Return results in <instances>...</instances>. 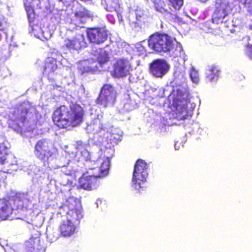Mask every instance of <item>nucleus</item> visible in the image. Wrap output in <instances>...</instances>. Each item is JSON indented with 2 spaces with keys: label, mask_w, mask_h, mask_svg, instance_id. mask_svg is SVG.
I'll return each mask as SVG.
<instances>
[{
  "label": "nucleus",
  "mask_w": 252,
  "mask_h": 252,
  "mask_svg": "<svg viewBox=\"0 0 252 252\" xmlns=\"http://www.w3.org/2000/svg\"><path fill=\"white\" fill-rule=\"evenodd\" d=\"M85 114L84 108L80 104L72 102L68 106L62 105L56 108L52 119L59 128L70 129L82 123Z\"/></svg>",
  "instance_id": "1"
},
{
  "label": "nucleus",
  "mask_w": 252,
  "mask_h": 252,
  "mask_svg": "<svg viewBox=\"0 0 252 252\" xmlns=\"http://www.w3.org/2000/svg\"><path fill=\"white\" fill-rule=\"evenodd\" d=\"M168 34L156 32L151 35L148 39V45L153 52L158 54L169 53L175 57L180 56L183 52L182 45Z\"/></svg>",
  "instance_id": "2"
},
{
  "label": "nucleus",
  "mask_w": 252,
  "mask_h": 252,
  "mask_svg": "<svg viewBox=\"0 0 252 252\" xmlns=\"http://www.w3.org/2000/svg\"><path fill=\"white\" fill-rule=\"evenodd\" d=\"M94 60H84L78 64V70L81 74L94 73L103 67L110 61L108 53L106 51L101 50L95 54Z\"/></svg>",
  "instance_id": "3"
},
{
  "label": "nucleus",
  "mask_w": 252,
  "mask_h": 252,
  "mask_svg": "<svg viewBox=\"0 0 252 252\" xmlns=\"http://www.w3.org/2000/svg\"><path fill=\"white\" fill-rule=\"evenodd\" d=\"M13 208L9 201L5 199H0V219L2 220H7L12 215L14 209L27 210L29 208L30 201L27 198L21 199L15 196L13 199Z\"/></svg>",
  "instance_id": "4"
},
{
  "label": "nucleus",
  "mask_w": 252,
  "mask_h": 252,
  "mask_svg": "<svg viewBox=\"0 0 252 252\" xmlns=\"http://www.w3.org/2000/svg\"><path fill=\"white\" fill-rule=\"evenodd\" d=\"M30 108L20 105L16 107L12 112L13 119L11 120V127L16 131L22 133L28 130V115Z\"/></svg>",
  "instance_id": "5"
},
{
  "label": "nucleus",
  "mask_w": 252,
  "mask_h": 252,
  "mask_svg": "<svg viewBox=\"0 0 252 252\" xmlns=\"http://www.w3.org/2000/svg\"><path fill=\"white\" fill-rule=\"evenodd\" d=\"M184 93L180 89L173 90L169 96L172 106L175 108V118L179 120L186 119L188 117V109L185 104Z\"/></svg>",
  "instance_id": "6"
},
{
  "label": "nucleus",
  "mask_w": 252,
  "mask_h": 252,
  "mask_svg": "<svg viewBox=\"0 0 252 252\" xmlns=\"http://www.w3.org/2000/svg\"><path fill=\"white\" fill-rule=\"evenodd\" d=\"M116 97L117 93L113 86L109 84H105L101 89L96 99V103L106 107L109 105L114 104Z\"/></svg>",
  "instance_id": "7"
},
{
  "label": "nucleus",
  "mask_w": 252,
  "mask_h": 252,
  "mask_svg": "<svg viewBox=\"0 0 252 252\" xmlns=\"http://www.w3.org/2000/svg\"><path fill=\"white\" fill-rule=\"evenodd\" d=\"M86 32L90 43L94 44H101L108 38V31L104 27L88 28Z\"/></svg>",
  "instance_id": "8"
},
{
  "label": "nucleus",
  "mask_w": 252,
  "mask_h": 252,
  "mask_svg": "<svg viewBox=\"0 0 252 252\" xmlns=\"http://www.w3.org/2000/svg\"><path fill=\"white\" fill-rule=\"evenodd\" d=\"M169 68V64L163 59H155L149 64L150 73L157 78L163 77L168 72Z\"/></svg>",
  "instance_id": "9"
},
{
  "label": "nucleus",
  "mask_w": 252,
  "mask_h": 252,
  "mask_svg": "<svg viewBox=\"0 0 252 252\" xmlns=\"http://www.w3.org/2000/svg\"><path fill=\"white\" fill-rule=\"evenodd\" d=\"M34 154L41 160H47L53 153L49 143L45 139L38 141L35 145Z\"/></svg>",
  "instance_id": "10"
},
{
  "label": "nucleus",
  "mask_w": 252,
  "mask_h": 252,
  "mask_svg": "<svg viewBox=\"0 0 252 252\" xmlns=\"http://www.w3.org/2000/svg\"><path fill=\"white\" fill-rule=\"evenodd\" d=\"M131 65L127 60L119 59L113 65L112 76L114 78L126 77L129 73Z\"/></svg>",
  "instance_id": "11"
},
{
  "label": "nucleus",
  "mask_w": 252,
  "mask_h": 252,
  "mask_svg": "<svg viewBox=\"0 0 252 252\" xmlns=\"http://www.w3.org/2000/svg\"><path fill=\"white\" fill-rule=\"evenodd\" d=\"M88 43L83 34H80L71 39L65 38L63 47L69 50H80L87 47Z\"/></svg>",
  "instance_id": "12"
},
{
  "label": "nucleus",
  "mask_w": 252,
  "mask_h": 252,
  "mask_svg": "<svg viewBox=\"0 0 252 252\" xmlns=\"http://www.w3.org/2000/svg\"><path fill=\"white\" fill-rule=\"evenodd\" d=\"M107 174H98V176L82 174L79 178L78 188L91 190L95 186L98 178L104 177Z\"/></svg>",
  "instance_id": "13"
},
{
  "label": "nucleus",
  "mask_w": 252,
  "mask_h": 252,
  "mask_svg": "<svg viewBox=\"0 0 252 252\" xmlns=\"http://www.w3.org/2000/svg\"><path fill=\"white\" fill-rule=\"evenodd\" d=\"M26 252H39L42 249L40 237L39 235H32L24 243Z\"/></svg>",
  "instance_id": "14"
},
{
  "label": "nucleus",
  "mask_w": 252,
  "mask_h": 252,
  "mask_svg": "<svg viewBox=\"0 0 252 252\" xmlns=\"http://www.w3.org/2000/svg\"><path fill=\"white\" fill-rule=\"evenodd\" d=\"M59 230L60 236L69 237L75 233L76 227L74 223L66 219L62 221L59 227Z\"/></svg>",
  "instance_id": "15"
},
{
  "label": "nucleus",
  "mask_w": 252,
  "mask_h": 252,
  "mask_svg": "<svg viewBox=\"0 0 252 252\" xmlns=\"http://www.w3.org/2000/svg\"><path fill=\"white\" fill-rule=\"evenodd\" d=\"M148 174H133L132 186L137 192L144 190L145 182Z\"/></svg>",
  "instance_id": "16"
},
{
  "label": "nucleus",
  "mask_w": 252,
  "mask_h": 252,
  "mask_svg": "<svg viewBox=\"0 0 252 252\" xmlns=\"http://www.w3.org/2000/svg\"><path fill=\"white\" fill-rule=\"evenodd\" d=\"M106 9L108 11H116L118 19L120 21H123L121 7L119 0H110L106 5Z\"/></svg>",
  "instance_id": "17"
},
{
  "label": "nucleus",
  "mask_w": 252,
  "mask_h": 252,
  "mask_svg": "<svg viewBox=\"0 0 252 252\" xmlns=\"http://www.w3.org/2000/svg\"><path fill=\"white\" fill-rule=\"evenodd\" d=\"M220 75V69L216 64L209 66L206 71L205 78L208 82L216 81Z\"/></svg>",
  "instance_id": "18"
},
{
  "label": "nucleus",
  "mask_w": 252,
  "mask_h": 252,
  "mask_svg": "<svg viewBox=\"0 0 252 252\" xmlns=\"http://www.w3.org/2000/svg\"><path fill=\"white\" fill-rule=\"evenodd\" d=\"M57 63L56 59L53 57H48L44 62L43 66L44 72L48 75L54 73L58 69Z\"/></svg>",
  "instance_id": "19"
},
{
  "label": "nucleus",
  "mask_w": 252,
  "mask_h": 252,
  "mask_svg": "<svg viewBox=\"0 0 252 252\" xmlns=\"http://www.w3.org/2000/svg\"><path fill=\"white\" fill-rule=\"evenodd\" d=\"M228 13L225 8H217L212 16L213 23L217 24L222 23L225 21V19Z\"/></svg>",
  "instance_id": "20"
},
{
  "label": "nucleus",
  "mask_w": 252,
  "mask_h": 252,
  "mask_svg": "<svg viewBox=\"0 0 252 252\" xmlns=\"http://www.w3.org/2000/svg\"><path fill=\"white\" fill-rule=\"evenodd\" d=\"M78 207L72 210L73 213L72 215L69 214V211H68L66 215V219L69 220L73 223L83 218L82 207L81 204H78Z\"/></svg>",
  "instance_id": "21"
},
{
  "label": "nucleus",
  "mask_w": 252,
  "mask_h": 252,
  "mask_svg": "<svg viewBox=\"0 0 252 252\" xmlns=\"http://www.w3.org/2000/svg\"><path fill=\"white\" fill-rule=\"evenodd\" d=\"M153 3L155 10L162 14H170L172 13L168 10L166 4L163 0H153Z\"/></svg>",
  "instance_id": "22"
},
{
  "label": "nucleus",
  "mask_w": 252,
  "mask_h": 252,
  "mask_svg": "<svg viewBox=\"0 0 252 252\" xmlns=\"http://www.w3.org/2000/svg\"><path fill=\"white\" fill-rule=\"evenodd\" d=\"M74 16L76 20L82 23L85 22V20L91 17L89 11L84 7H81L74 12Z\"/></svg>",
  "instance_id": "23"
},
{
  "label": "nucleus",
  "mask_w": 252,
  "mask_h": 252,
  "mask_svg": "<svg viewBox=\"0 0 252 252\" xmlns=\"http://www.w3.org/2000/svg\"><path fill=\"white\" fill-rule=\"evenodd\" d=\"M148 168L149 165L144 160L138 159L134 164L133 173H143L147 172Z\"/></svg>",
  "instance_id": "24"
},
{
  "label": "nucleus",
  "mask_w": 252,
  "mask_h": 252,
  "mask_svg": "<svg viewBox=\"0 0 252 252\" xmlns=\"http://www.w3.org/2000/svg\"><path fill=\"white\" fill-rule=\"evenodd\" d=\"M78 204H81L80 201H78L76 198L70 197L68 198L65 202V205L69 211V214L72 215L73 212L72 210L78 207Z\"/></svg>",
  "instance_id": "25"
},
{
  "label": "nucleus",
  "mask_w": 252,
  "mask_h": 252,
  "mask_svg": "<svg viewBox=\"0 0 252 252\" xmlns=\"http://www.w3.org/2000/svg\"><path fill=\"white\" fill-rule=\"evenodd\" d=\"M25 10L27 12L29 22L33 23L35 19V14L33 9V5H32L29 2L24 4Z\"/></svg>",
  "instance_id": "26"
},
{
  "label": "nucleus",
  "mask_w": 252,
  "mask_h": 252,
  "mask_svg": "<svg viewBox=\"0 0 252 252\" xmlns=\"http://www.w3.org/2000/svg\"><path fill=\"white\" fill-rule=\"evenodd\" d=\"M8 155V148L3 143H0V164H4Z\"/></svg>",
  "instance_id": "27"
},
{
  "label": "nucleus",
  "mask_w": 252,
  "mask_h": 252,
  "mask_svg": "<svg viewBox=\"0 0 252 252\" xmlns=\"http://www.w3.org/2000/svg\"><path fill=\"white\" fill-rule=\"evenodd\" d=\"M100 165L99 167L100 173H108L110 168V161L108 159H103L100 162Z\"/></svg>",
  "instance_id": "28"
},
{
  "label": "nucleus",
  "mask_w": 252,
  "mask_h": 252,
  "mask_svg": "<svg viewBox=\"0 0 252 252\" xmlns=\"http://www.w3.org/2000/svg\"><path fill=\"white\" fill-rule=\"evenodd\" d=\"M169 4L175 10H179L184 4V0H167Z\"/></svg>",
  "instance_id": "29"
},
{
  "label": "nucleus",
  "mask_w": 252,
  "mask_h": 252,
  "mask_svg": "<svg viewBox=\"0 0 252 252\" xmlns=\"http://www.w3.org/2000/svg\"><path fill=\"white\" fill-rule=\"evenodd\" d=\"M189 76L191 81L195 83H197L199 82V78L198 76V73L197 70H196L194 68H191L190 73Z\"/></svg>",
  "instance_id": "30"
},
{
  "label": "nucleus",
  "mask_w": 252,
  "mask_h": 252,
  "mask_svg": "<svg viewBox=\"0 0 252 252\" xmlns=\"http://www.w3.org/2000/svg\"><path fill=\"white\" fill-rule=\"evenodd\" d=\"M244 7L247 8L249 11H252V0H240Z\"/></svg>",
  "instance_id": "31"
},
{
  "label": "nucleus",
  "mask_w": 252,
  "mask_h": 252,
  "mask_svg": "<svg viewBox=\"0 0 252 252\" xmlns=\"http://www.w3.org/2000/svg\"><path fill=\"white\" fill-rule=\"evenodd\" d=\"M247 48V54L249 58L252 60V45L250 44H247L246 45Z\"/></svg>",
  "instance_id": "32"
},
{
  "label": "nucleus",
  "mask_w": 252,
  "mask_h": 252,
  "mask_svg": "<svg viewBox=\"0 0 252 252\" xmlns=\"http://www.w3.org/2000/svg\"><path fill=\"white\" fill-rule=\"evenodd\" d=\"M136 18L137 24H139L141 22L142 16L140 14L136 13Z\"/></svg>",
  "instance_id": "33"
},
{
  "label": "nucleus",
  "mask_w": 252,
  "mask_h": 252,
  "mask_svg": "<svg viewBox=\"0 0 252 252\" xmlns=\"http://www.w3.org/2000/svg\"><path fill=\"white\" fill-rule=\"evenodd\" d=\"M2 39V35L0 33V41L1 40V39Z\"/></svg>",
  "instance_id": "34"
},
{
  "label": "nucleus",
  "mask_w": 252,
  "mask_h": 252,
  "mask_svg": "<svg viewBox=\"0 0 252 252\" xmlns=\"http://www.w3.org/2000/svg\"><path fill=\"white\" fill-rule=\"evenodd\" d=\"M2 23L1 21H0V27L2 26Z\"/></svg>",
  "instance_id": "35"
},
{
  "label": "nucleus",
  "mask_w": 252,
  "mask_h": 252,
  "mask_svg": "<svg viewBox=\"0 0 252 252\" xmlns=\"http://www.w3.org/2000/svg\"><path fill=\"white\" fill-rule=\"evenodd\" d=\"M96 122H98V123H100V121L98 119H97V120H96Z\"/></svg>",
  "instance_id": "36"
},
{
  "label": "nucleus",
  "mask_w": 252,
  "mask_h": 252,
  "mask_svg": "<svg viewBox=\"0 0 252 252\" xmlns=\"http://www.w3.org/2000/svg\"><path fill=\"white\" fill-rule=\"evenodd\" d=\"M95 168H96V167H93V168H91V169H95Z\"/></svg>",
  "instance_id": "37"
},
{
  "label": "nucleus",
  "mask_w": 252,
  "mask_h": 252,
  "mask_svg": "<svg viewBox=\"0 0 252 252\" xmlns=\"http://www.w3.org/2000/svg\"><path fill=\"white\" fill-rule=\"evenodd\" d=\"M0 30L2 31H3V29H0Z\"/></svg>",
  "instance_id": "38"
},
{
  "label": "nucleus",
  "mask_w": 252,
  "mask_h": 252,
  "mask_svg": "<svg viewBox=\"0 0 252 252\" xmlns=\"http://www.w3.org/2000/svg\"><path fill=\"white\" fill-rule=\"evenodd\" d=\"M239 1V2H240V0H238Z\"/></svg>",
  "instance_id": "39"
}]
</instances>
